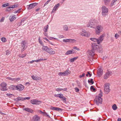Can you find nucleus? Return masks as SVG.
<instances>
[{"mask_svg":"<svg viewBox=\"0 0 121 121\" xmlns=\"http://www.w3.org/2000/svg\"><path fill=\"white\" fill-rule=\"evenodd\" d=\"M97 22L94 19H92L90 20L87 25V26L94 28H95L97 25Z\"/></svg>","mask_w":121,"mask_h":121,"instance_id":"obj_1","label":"nucleus"},{"mask_svg":"<svg viewBox=\"0 0 121 121\" xmlns=\"http://www.w3.org/2000/svg\"><path fill=\"white\" fill-rule=\"evenodd\" d=\"M104 35H102L98 39L95 38H91L90 39L94 42H97L98 44H99L101 43L104 39Z\"/></svg>","mask_w":121,"mask_h":121,"instance_id":"obj_2","label":"nucleus"},{"mask_svg":"<svg viewBox=\"0 0 121 121\" xmlns=\"http://www.w3.org/2000/svg\"><path fill=\"white\" fill-rule=\"evenodd\" d=\"M102 9V14L103 16H105L107 14L108 12V9L104 6H103L101 8Z\"/></svg>","mask_w":121,"mask_h":121,"instance_id":"obj_3","label":"nucleus"},{"mask_svg":"<svg viewBox=\"0 0 121 121\" xmlns=\"http://www.w3.org/2000/svg\"><path fill=\"white\" fill-rule=\"evenodd\" d=\"M46 53L48 54V53L51 54H53L55 53V52L53 51V49L50 48H48L46 46Z\"/></svg>","mask_w":121,"mask_h":121,"instance_id":"obj_4","label":"nucleus"},{"mask_svg":"<svg viewBox=\"0 0 121 121\" xmlns=\"http://www.w3.org/2000/svg\"><path fill=\"white\" fill-rule=\"evenodd\" d=\"M27 42L26 41L23 40L21 41V44L22 47L21 51L23 52L26 49V45Z\"/></svg>","mask_w":121,"mask_h":121,"instance_id":"obj_5","label":"nucleus"},{"mask_svg":"<svg viewBox=\"0 0 121 121\" xmlns=\"http://www.w3.org/2000/svg\"><path fill=\"white\" fill-rule=\"evenodd\" d=\"M109 83L105 84L104 91V92L106 94H108L110 91Z\"/></svg>","mask_w":121,"mask_h":121,"instance_id":"obj_6","label":"nucleus"},{"mask_svg":"<svg viewBox=\"0 0 121 121\" xmlns=\"http://www.w3.org/2000/svg\"><path fill=\"white\" fill-rule=\"evenodd\" d=\"M0 85L1 87V90L2 91H6L7 90V88L6 87V84L4 82L1 83Z\"/></svg>","mask_w":121,"mask_h":121,"instance_id":"obj_7","label":"nucleus"},{"mask_svg":"<svg viewBox=\"0 0 121 121\" xmlns=\"http://www.w3.org/2000/svg\"><path fill=\"white\" fill-rule=\"evenodd\" d=\"M96 29L95 33L99 35L100 32L102 31L103 29L102 26L100 25L96 26Z\"/></svg>","mask_w":121,"mask_h":121,"instance_id":"obj_8","label":"nucleus"},{"mask_svg":"<svg viewBox=\"0 0 121 121\" xmlns=\"http://www.w3.org/2000/svg\"><path fill=\"white\" fill-rule=\"evenodd\" d=\"M80 34L82 36H84L85 37H89L90 35V33H87L85 30H82V32L80 33Z\"/></svg>","mask_w":121,"mask_h":121,"instance_id":"obj_9","label":"nucleus"},{"mask_svg":"<svg viewBox=\"0 0 121 121\" xmlns=\"http://www.w3.org/2000/svg\"><path fill=\"white\" fill-rule=\"evenodd\" d=\"M91 47V49L94 50L95 52V51H97L98 49L99 48V46L95 43H92Z\"/></svg>","mask_w":121,"mask_h":121,"instance_id":"obj_10","label":"nucleus"},{"mask_svg":"<svg viewBox=\"0 0 121 121\" xmlns=\"http://www.w3.org/2000/svg\"><path fill=\"white\" fill-rule=\"evenodd\" d=\"M95 102L98 105L99 103L101 104L102 101V99L101 97H96L95 99Z\"/></svg>","mask_w":121,"mask_h":121,"instance_id":"obj_11","label":"nucleus"},{"mask_svg":"<svg viewBox=\"0 0 121 121\" xmlns=\"http://www.w3.org/2000/svg\"><path fill=\"white\" fill-rule=\"evenodd\" d=\"M112 73L111 71H108L106 72L104 75V78L106 79L108 78L112 74Z\"/></svg>","mask_w":121,"mask_h":121,"instance_id":"obj_12","label":"nucleus"},{"mask_svg":"<svg viewBox=\"0 0 121 121\" xmlns=\"http://www.w3.org/2000/svg\"><path fill=\"white\" fill-rule=\"evenodd\" d=\"M30 103L33 104H39L41 103L40 101L36 99H33L30 100Z\"/></svg>","mask_w":121,"mask_h":121,"instance_id":"obj_13","label":"nucleus"},{"mask_svg":"<svg viewBox=\"0 0 121 121\" xmlns=\"http://www.w3.org/2000/svg\"><path fill=\"white\" fill-rule=\"evenodd\" d=\"M24 88V86L21 84H18L16 86V90L19 91H22Z\"/></svg>","mask_w":121,"mask_h":121,"instance_id":"obj_14","label":"nucleus"},{"mask_svg":"<svg viewBox=\"0 0 121 121\" xmlns=\"http://www.w3.org/2000/svg\"><path fill=\"white\" fill-rule=\"evenodd\" d=\"M95 52L94 51L91 49V50H88L87 51V53L90 56H91V57H92L95 54H94Z\"/></svg>","mask_w":121,"mask_h":121,"instance_id":"obj_15","label":"nucleus"},{"mask_svg":"<svg viewBox=\"0 0 121 121\" xmlns=\"http://www.w3.org/2000/svg\"><path fill=\"white\" fill-rule=\"evenodd\" d=\"M60 6V4L59 3L57 4L56 5H55L51 13H53L55 12L58 9Z\"/></svg>","mask_w":121,"mask_h":121,"instance_id":"obj_16","label":"nucleus"},{"mask_svg":"<svg viewBox=\"0 0 121 121\" xmlns=\"http://www.w3.org/2000/svg\"><path fill=\"white\" fill-rule=\"evenodd\" d=\"M40 119V117L37 115H35L33 117V119L31 120V121H39Z\"/></svg>","mask_w":121,"mask_h":121,"instance_id":"obj_17","label":"nucleus"},{"mask_svg":"<svg viewBox=\"0 0 121 121\" xmlns=\"http://www.w3.org/2000/svg\"><path fill=\"white\" fill-rule=\"evenodd\" d=\"M37 4V3H34L30 4L28 6L27 8L29 9H31L33 8L35 6H36Z\"/></svg>","mask_w":121,"mask_h":121,"instance_id":"obj_18","label":"nucleus"},{"mask_svg":"<svg viewBox=\"0 0 121 121\" xmlns=\"http://www.w3.org/2000/svg\"><path fill=\"white\" fill-rule=\"evenodd\" d=\"M103 71L101 68H99L98 69L97 71V75L99 77L101 76L103 74Z\"/></svg>","mask_w":121,"mask_h":121,"instance_id":"obj_19","label":"nucleus"},{"mask_svg":"<svg viewBox=\"0 0 121 121\" xmlns=\"http://www.w3.org/2000/svg\"><path fill=\"white\" fill-rule=\"evenodd\" d=\"M75 40L74 39H64L63 41L64 42H74L75 41Z\"/></svg>","mask_w":121,"mask_h":121,"instance_id":"obj_20","label":"nucleus"},{"mask_svg":"<svg viewBox=\"0 0 121 121\" xmlns=\"http://www.w3.org/2000/svg\"><path fill=\"white\" fill-rule=\"evenodd\" d=\"M16 19L15 15H12L10 16L9 17V20L11 22H12L15 20Z\"/></svg>","mask_w":121,"mask_h":121,"instance_id":"obj_21","label":"nucleus"},{"mask_svg":"<svg viewBox=\"0 0 121 121\" xmlns=\"http://www.w3.org/2000/svg\"><path fill=\"white\" fill-rule=\"evenodd\" d=\"M74 50L72 49L71 50H69L67 51L65 53V54L68 55L74 53Z\"/></svg>","mask_w":121,"mask_h":121,"instance_id":"obj_22","label":"nucleus"},{"mask_svg":"<svg viewBox=\"0 0 121 121\" xmlns=\"http://www.w3.org/2000/svg\"><path fill=\"white\" fill-rule=\"evenodd\" d=\"M23 109L29 112H30L31 113H32L33 112V111L31 109L29 108H25Z\"/></svg>","mask_w":121,"mask_h":121,"instance_id":"obj_23","label":"nucleus"},{"mask_svg":"<svg viewBox=\"0 0 121 121\" xmlns=\"http://www.w3.org/2000/svg\"><path fill=\"white\" fill-rule=\"evenodd\" d=\"M9 89L12 90H16V86L13 85H11L9 87Z\"/></svg>","mask_w":121,"mask_h":121,"instance_id":"obj_24","label":"nucleus"},{"mask_svg":"<svg viewBox=\"0 0 121 121\" xmlns=\"http://www.w3.org/2000/svg\"><path fill=\"white\" fill-rule=\"evenodd\" d=\"M71 73V71H70L68 69H67L66 71L64 72V74H65V76L68 75Z\"/></svg>","mask_w":121,"mask_h":121,"instance_id":"obj_25","label":"nucleus"},{"mask_svg":"<svg viewBox=\"0 0 121 121\" xmlns=\"http://www.w3.org/2000/svg\"><path fill=\"white\" fill-rule=\"evenodd\" d=\"M78 58V57H76L73 58H72L70 59V62H74V61L77 59Z\"/></svg>","mask_w":121,"mask_h":121,"instance_id":"obj_26","label":"nucleus"},{"mask_svg":"<svg viewBox=\"0 0 121 121\" xmlns=\"http://www.w3.org/2000/svg\"><path fill=\"white\" fill-rule=\"evenodd\" d=\"M97 51L101 53H102L103 52L102 46H99V48L98 49Z\"/></svg>","mask_w":121,"mask_h":121,"instance_id":"obj_27","label":"nucleus"},{"mask_svg":"<svg viewBox=\"0 0 121 121\" xmlns=\"http://www.w3.org/2000/svg\"><path fill=\"white\" fill-rule=\"evenodd\" d=\"M37 112L40 114H41L44 115V116L45 115V112H42L41 110H37Z\"/></svg>","mask_w":121,"mask_h":121,"instance_id":"obj_28","label":"nucleus"},{"mask_svg":"<svg viewBox=\"0 0 121 121\" xmlns=\"http://www.w3.org/2000/svg\"><path fill=\"white\" fill-rule=\"evenodd\" d=\"M31 77L34 80H37L39 79V77L37 76L33 75L31 76Z\"/></svg>","mask_w":121,"mask_h":121,"instance_id":"obj_29","label":"nucleus"},{"mask_svg":"<svg viewBox=\"0 0 121 121\" xmlns=\"http://www.w3.org/2000/svg\"><path fill=\"white\" fill-rule=\"evenodd\" d=\"M88 82L89 84L91 83L92 84H93L94 83L93 79L92 78L89 79L88 80Z\"/></svg>","mask_w":121,"mask_h":121,"instance_id":"obj_30","label":"nucleus"},{"mask_svg":"<svg viewBox=\"0 0 121 121\" xmlns=\"http://www.w3.org/2000/svg\"><path fill=\"white\" fill-rule=\"evenodd\" d=\"M118 0H113L110 4V6H112L113 5H114L115 4V3Z\"/></svg>","mask_w":121,"mask_h":121,"instance_id":"obj_31","label":"nucleus"},{"mask_svg":"<svg viewBox=\"0 0 121 121\" xmlns=\"http://www.w3.org/2000/svg\"><path fill=\"white\" fill-rule=\"evenodd\" d=\"M18 5L17 4H15L14 5H13L12 6H10L9 7H8V9H10L12 8H15L17 7Z\"/></svg>","mask_w":121,"mask_h":121,"instance_id":"obj_32","label":"nucleus"},{"mask_svg":"<svg viewBox=\"0 0 121 121\" xmlns=\"http://www.w3.org/2000/svg\"><path fill=\"white\" fill-rule=\"evenodd\" d=\"M17 101L20 100L23 101L24 100V99L23 97H18L17 98Z\"/></svg>","mask_w":121,"mask_h":121,"instance_id":"obj_33","label":"nucleus"},{"mask_svg":"<svg viewBox=\"0 0 121 121\" xmlns=\"http://www.w3.org/2000/svg\"><path fill=\"white\" fill-rule=\"evenodd\" d=\"M112 108L114 110H115L117 109V106L115 104H114L112 105Z\"/></svg>","mask_w":121,"mask_h":121,"instance_id":"obj_34","label":"nucleus"},{"mask_svg":"<svg viewBox=\"0 0 121 121\" xmlns=\"http://www.w3.org/2000/svg\"><path fill=\"white\" fill-rule=\"evenodd\" d=\"M91 90L93 91H96V89L94 88L93 86H92L90 87Z\"/></svg>","mask_w":121,"mask_h":121,"instance_id":"obj_35","label":"nucleus"},{"mask_svg":"<svg viewBox=\"0 0 121 121\" xmlns=\"http://www.w3.org/2000/svg\"><path fill=\"white\" fill-rule=\"evenodd\" d=\"M48 39H49L50 40H52V39H55L56 40L58 41V40L57 39L54 38L53 37H49L48 38Z\"/></svg>","mask_w":121,"mask_h":121,"instance_id":"obj_36","label":"nucleus"},{"mask_svg":"<svg viewBox=\"0 0 121 121\" xmlns=\"http://www.w3.org/2000/svg\"><path fill=\"white\" fill-rule=\"evenodd\" d=\"M57 107H53L51 106L50 108V109L53 111H56Z\"/></svg>","mask_w":121,"mask_h":121,"instance_id":"obj_37","label":"nucleus"},{"mask_svg":"<svg viewBox=\"0 0 121 121\" xmlns=\"http://www.w3.org/2000/svg\"><path fill=\"white\" fill-rule=\"evenodd\" d=\"M111 0H104V2L106 5H107L108 3L110 2Z\"/></svg>","mask_w":121,"mask_h":121,"instance_id":"obj_38","label":"nucleus"},{"mask_svg":"<svg viewBox=\"0 0 121 121\" xmlns=\"http://www.w3.org/2000/svg\"><path fill=\"white\" fill-rule=\"evenodd\" d=\"M102 92L101 90H100V93L99 95V96L98 97H101L102 96Z\"/></svg>","mask_w":121,"mask_h":121,"instance_id":"obj_39","label":"nucleus"},{"mask_svg":"<svg viewBox=\"0 0 121 121\" xmlns=\"http://www.w3.org/2000/svg\"><path fill=\"white\" fill-rule=\"evenodd\" d=\"M63 29L64 30L66 31H67L68 30V27L66 25H65L63 26Z\"/></svg>","mask_w":121,"mask_h":121,"instance_id":"obj_40","label":"nucleus"},{"mask_svg":"<svg viewBox=\"0 0 121 121\" xmlns=\"http://www.w3.org/2000/svg\"><path fill=\"white\" fill-rule=\"evenodd\" d=\"M26 54H24L22 55H19V56L20 57L23 58L26 55Z\"/></svg>","mask_w":121,"mask_h":121,"instance_id":"obj_41","label":"nucleus"},{"mask_svg":"<svg viewBox=\"0 0 121 121\" xmlns=\"http://www.w3.org/2000/svg\"><path fill=\"white\" fill-rule=\"evenodd\" d=\"M63 110V109L61 108H60L57 107L56 110V111H60V112L61 111H62Z\"/></svg>","mask_w":121,"mask_h":121,"instance_id":"obj_42","label":"nucleus"},{"mask_svg":"<svg viewBox=\"0 0 121 121\" xmlns=\"http://www.w3.org/2000/svg\"><path fill=\"white\" fill-rule=\"evenodd\" d=\"M1 39V40L3 42H5L6 41V39L5 38H2Z\"/></svg>","mask_w":121,"mask_h":121,"instance_id":"obj_43","label":"nucleus"},{"mask_svg":"<svg viewBox=\"0 0 121 121\" xmlns=\"http://www.w3.org/2000/svg\"><path fill=\"white\" fill-rule=\"evenodd\" d=\"M8 4H9L8 3H6V4H4L3 5H2V7H6L8 5Z\"/></svg>","mask_w":121,"mask_h":121,"instance_id":"obj_44","label":"nucleus"},{"mask_svg":"<svg viewBox=\"0 0 121 121\" xmlns=\"http://www.w3.org/2000/svg\"><path fill=\"white\" fill-rule=\"evenodd\" d=\"M59 97L60 99H61L62 98V97L63 96V94H59Z\"/></svg>","mask_w":121,"mask_h":121,"instance_id":"obj_45","label":"nucleus"},{"mask_svg":"<svg viewBox=\"0 0 121 121\" xmlns=\"http://www.w3.org/2000/svg\"><path fill=\"white\" fill-rule=\"evenodd\" d=\"M85 73H83L82 75H80L79 76V78H81L82 77H84L85 76Z\"/></svg>","mask_w":121,"mask_h":121,"instance_id":"obj_46","label":"nucleus"},{"mask_svg":"<svg viewBox=\"0 0 121 121\" xmlns=\"http://www.w3.org/2000/svg\"><path fill=\"white\" fill-rule=\"evenodd\" d=\"M61 99H62L64 102H66V98L65 97H64L63 96L62 97V98Z\"/></svg>","mask_w":121,"mask_h":121,"instance_id":"obj_47","label":"nucleus"},{"mask_svg":"<svg viewBox=\"0 0 121 121\" xmlns=\"http://www.w3.org/2000/svg\"><path fill=\"white\" fill-rule=\"evenodd\" d=\"M64 72H60L58 73V75L59 76H61V75H64L65 74H64Z\"/></svg>","mask_w":121,"mask_h":121,"instance_id":"obj_48","label":"nucleus"},{"mask_svg":"<svg viewBox=\"0 0 121 121\" xmlns=\"http://www.w3.org/2000/svg\"><path fill=\"white\" fill-rule=\"evenodd\" d=\"M120 36V35H118L117 34H116L115 35V37L116 38V39H117V38Z\"/></svg>","mask_w":121,"mask_h":121,"instance_id":"obj_49","label":"nucleus"},{"mask_svg":"<svg viewBox=\"0 0 121 121\" xmlns=\"http://www.w3.org/2000/svg\"><path fill=\"white\" fill-rule=\"evenodd\" d=\"M74 89L75 90V91L77 92H78L79 91V89L77 87H75V88Z\"/></svg>","mask_w":121,"mask_h":121,"instance_id":"obj_50","label":"nucleus"},{"mask_svg":"<svg viewBox=\"0 0 121 121\" xmlns=\"http://www.w3.org/2000/svg\"><path fill=\"white\" fill-rule=\"evenodd\" d=\"M62 88H57L56 89V90L58 91H62Z\"/></svg>","mask_w":121,"mask_h":121,"instance_id":"obj_51","label":"nucleus"},{"mask_svg":"<svg viewBox=\"0 0 121 121\" xmlns=\"http://www.w3.org/2000/svg\"><path fill=\"white\" fill-rule=\"evenodd\" d=\"M6 95L8 96H9V97H11L12 96H14L13 95L9 94H7Z\"/></svg>","mask_w":121,"mask_h":121,"instance_id":"obj_52","label":"nucleus"},{"mask_svg":"<svg viewBox=\"0 0 121 121\" xmlns=\"http://www.w3.org/2000/svg\"><path fill=\"white\" fill-rule=\"evenodd\" d=\"M73 48L74 49H76L77 51H79V49L77 47L75 46Z\"/></svg>","mask_w":121,"mask_h":121,"instance_id":"obj_53","label":"nucleus"},{"mask_svg":"<svg viewBox=\"0 0 121 121\" xmlns=\"http://www.w3.org/2000/svg\"><path fill=\"white\" fill-rule=\"evenodd\" d=\"M4 19V17H2L0 19V22H3Z\"/></svg>","mask_w":121,"mask_h":121,"instance_id":"obj_54","label":"nucleus"},{"mask_svg":"<svg viewBox=\"0 0 121 121\" xmlns=\"http://www.w3.org/2000/svg\"><path fill=\"white\" fill-rule=\"evenodd\" d=\"M39 43L41 44V45H43V44H42V41L39 38Z\"/></svg>","mask_w":121,"mask_h":121,"instance_id":"obj_55","label":"nucleus"},{"mask_svg":"<svg viewBox=\"0 0 121 121\" xmlns=\"http://www.w3.org/2000/svg\"><path fill=\"white\" fill-rule=\"evenodd\" d=\"M10 53V52L9 51H6V54L7 55H9Z\"/></svg>","mask_w":121,"mask_h":121,"instance_id":"obj_56","label":"nucleus"},{"mask_svg":"<svg viewBox=\"0 0 121 121\" xmlns=\"http://www.w3.org/2000/svg\"><path fill=\"white\" fill-rule=\"evenodd\" d=\"M20 9H18L17 10H16L15 11H14V13H17L19 12V11L20 10Z\"/></svg>","mask_w":121,"mask_h":121,"instance_id":"obj_57","label":"nucleus"},{"mask_svg":"<svg viewBox=\"0 0 121 121\" xmlns=\"http://www.w3.org/2000/svg\"><path fill=\"white\" fill-rule=\"evenodd\" d=\"M46 117L49 118H51V117L49 115H48L47 113L46 112Z\"/></svg>","mask_w":121,"mask_h":121,"instance_id":"obj_58","label":"nucleus"},{"mask_svg":"<svg viewBox=\"0 0 121 121\" xmlns=\"http://www.w3.org/2000/svg\"><path fill=\"white\" fill-rule=\"evenodd\" d=\"M87 74L89 75V77H91V74L90 73V72L88 71L87 72Z\"/></svg>","mask_w":121,"mask_h":121,"instance_id":"obj_59","label":"nucleus"},{"mask_svg":"<svg viewBox=\"0 0 121 121\" xmlns=\"http://www.w3.org/2000/svg\"><path fill=\"white\" fill-rule=\"evenodd\" d=\"M59 38L60 39L61 38H64V37L63 35H61L59 36Z\"/></svg>","mask_w":121,"mask_h":121,"instance_id":"obj_60","label":"nucleus"},{"mask_svg":"<svg viewBox=\"0 0 121 121\" xmlns=\"http://www.w3.org/2000/svg\"><path fill=\"white\" fill-rule=\"evenodd\" d=\"M6 78L7 79H9V80H13L14 79L11 78H10V77H7Z\"/></svg>","mask_w":121,"mask_h":121,"instance_id":"obj_61","label":"nucleus"},{"mask_svg":"<svg viewBox=\"0 0 121 121\" xmlns=\"http://www.w3.org/2000/svg\"><path fill=\"white\" fill-rule=\"evenodd\" d=\"M30 98V97H25V98H24V100H26V99H29Z\"/></svg>","mask_w":121,"mask_h":121,"instance_id":"obj_62","label":"nucleus"},{"mask_svg":"<svg viewBox=\"0 0 121 121\" xmlns=\"http://www.w3.org/2000/svg\"><path fill=\"white\" fill-rule=\"evenodd\" d=\"M62 91H66L67 90V88H64L63 89L62 88Z\"/></svg>","mask_w":121,"mask_h":121,"instance_id":"obj_63","label":"nucleus"},{"mask_svg":"<svg viewBox=\"0 0 121 121\" xmlns=\"http://www.w3.org/2000/svg\"><path fill=\"white\" fill-rule=\"evenodd\" d=\"M117 121H121V118H119L117 119Z\"/></svg>","mask_w":121,"mask_h":121,"instance_id":"obj_64","label":"nucleus"}]
</instances>
